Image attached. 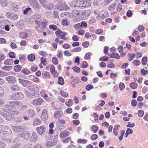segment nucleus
Returning <instances> with one entry per match:
<instances>
[{
    "instance_id": "obj_1",
    "label": "nucleus",
    "mask_w": 148,
    "mask_h": 148,
    "mask_svg": "<svg viewBox=\"0 0 148 148\" xmlns=\"http://www.w3.org/2000/svg\"><path fill=\"white\" fill-rule=\"evenodd\" d=\"M109 16L108 12L106 10H103L101 11L98 14L97 17V18L99 20L107 17Z\"/></svg>"
},
{
    "instance_id": "obj_2",
    "label": "nucleus",
    "mask_w": 148,
    "mask_h": 148,
    "mask_svg": "<svg viewBox=\"0 0 148 148\" xmlns=\"http://www.w3.org/2000/svg\"><path fill=\"white\" fill-rule=\"evenodd\" d=\"M55 34L57 36V35H58V37H59L60 38L65 39L64 38L65 37L67 33L65 32H62L60 29H58V30L55 32Z\"/></svg>"
},
{
    "instance_id": "obj_3",
    "label": "nucleus",
    "mask_w": 148,
    "mask_h": 148,
    "mask_svg": "<svg viewBox=\"0 0 148 148\" xmlns=\"http://www.w3.org/2000/svg\"><path fill=\"white\" fill-rule=\"evenodd\" d=\"M43 101V100L42 98H38L33 99L32 103L34 106H39L41 104Z\"/></svg>"
},
{
    "instance_id": "obj_4",
    "label": "nucleus",
    "mask_w": 148,
    "mask_h": 148,
    "mask_svg": "<svg viewBox=\"0 0 148 148\" xmlns=\"http://www.w3.org/2000/svg\"><path fill=\"white\" fill-rule=\"evenodd\" d=\"M36 130L38 133L40 135H41L45 132L46 130V128L44 125L38 127L36 128Z\"/></svg>"
},
{
    "instance_id": "obj_5",
    "label": "nucleus",
    "mask_w": 148,
    "mask_h": 148,
    "mask_svg": "<svg viewBox=\"0 0 148 148\" xmlns=\"http://www.w3.org/2000/svg\"><path fill=\"white\" fill-rule=\"evenodd\" d=\"M9 105H10L12 107H14L15 106H20L22 105L21 101H11L9 102Z\"/></svg>"
},
{
    "instance_id": "obj_6",
    "label": "nucleus",
    "mask_w": 148,
    "mask_h": 148,
    "mask_svg": "<svg viewBox=\"0 0 148 148\" xmlns=\"http://www.w3.org/2000/svg\"><path fill=\"white\" fill-rule=\"evenodd\" d=\"M19 82L24 87H26L30 84V81L27 80L19 78Z\"/></svg>"
},
{
    "instance_id": "obj_7",
    "label": "nucleus",
    "mask_w": 148,
    "mask_h": 148,
    "mask_svg": "<svg viewBox=\"0 0 148 148\" xmlns=\"http://www.w3.org/2000/svg\"><path fill=\"white\" fill-rule=\"evenodd\" d=\"M6 79L9 84H13L16 81L15 77L13 76H9L6 77Z\"/></svg>"
},
{
    "instance_id": "obj_8",
    "label": "nucleus",
    "mask_w": 148,
    "mask_h": 148,
    "mask_svg": "<svg viewBox=\"0 0 148 148\" xmlns=\"http://www.w3.org/2000/svg\"><path fill=\"white\" fill-rule=\"evenodd\" d=\"M69 7L66 3H62L59 4L58 9L60 10H68Z\"/></svg>"
},
{
    "instance_id": "obj_9",
    "label": "nucleus",
    "mask_w": 148,
    "mask_h": 148,
    "mask_svg": "<svg viewBox=\"0 0 148 148\" xmlns=\"http://www.w3.org/2000/svg\"><path fill=\"white\" fill-rule=\"evenodd\" d=\"M63 115L62 110H57L55 112L53 116L55 118L57 119L62 117Z\"/></svg>"
},
{
    "instance_id": "obj_10",
    "label": "nucleus",
    "mask_w": 148,
    "mask_h": 148,
    "mask_svg": "<svg viewBox=\"0 0 148 148\" xmlns=\"http://www.w3.org/2000/svg\"><path fill=\"white\" fill-rule=\"evenodd\" d=\"M20 136L23 138L27 140H28L30 137L29 134L27 132H25L21 133L20 134Z\"/></svg>"
},
{
    "instance_id": "obj_11",
    "label": "nucleus",
    "mask_w": 148,
    "mask_h": 148,
    "mask_svg": "<svg viewBox=\"0 0 148 148\" xmlns=\"http://www.w3.org/2000/svg\"><path fill=\"white\" fill-rule=\"evenodd\" d=\"M12 127L13 130L16 132H19L24 130V129L23 127L20 126L13 125L12 126Z\"/></svg>"
},
{
    "instance_id": "obj_12",
    "label": "nucleus",
    "mask_w": 148,
    "mask_h": 148,
    "mask_svg": "<svg viewBox=\"0 0 148 148\" xmlns=\"http://www.w3.org/2000/svg\"><path fill=\"white\" fill-rule=\"evenodd\" d=\"M30 4L32 5V7L35 10H39L41 7L40 5L38 2L37 1L34 2Z\"/></svg>"
},
{
    "instance_id": "obj_13",
    "label": "nucleus",
    "mask_w": 148,
    "mask_h": 148,
    "mask_svg": "<svg viewBox=\"0 0 148 148\" xmlns=\"http://www.w3.org/2000/svg\"><path fill=\"white\" fill-rule=\"evenodd\" d=\"M27 88L28 90L31 91H35L36 92H38V88L36 86L34 85L28 86Z\"/></svg>"
},
{
    "instance_id": "obj_14",
    "label": "nucleus",
    "mask_w": 148,
    "mask_h": 148,
    "mask_svg": "<svg viewBox=\"0 0 148 148\" xmlns=\"http://www.w3.org/2000/svg\"><path fill=\"white\" fill-rule=\"evenodd\" d=\"M69 132L68 131L65 130L62 131L60 133V136L61 138H64L69 135Z\"/></svg>"
},
{
    "instance_id": "obj_15",
    "label": "nucleus",
    "mask_w": 148,
    "mask_h": 148,
    "mask_svg": "<svg viewBox=\"0 0 148 148\" xmlns=\"http://www.w3.org/2000/svg\"><path fill=\"white\" fill-rule=\"evenodd\" d=\"M9 22L7 20H1L0 21V27L2 29H3L5 26L8 24Z\"/></svg>"
},
{
    "instance_id": "obj_16",
    "label": "nucleus",
    "mask_w": 148,
    "mask_h": 148,
    "mask_svg": "<svg viewBox=\"0 0 148 148\" xmlns=\"http://www.w3.org/2000/svg\"><path fill=\"white\" fill-rule=\"evenodd\" d=\"M91 3V1L90 0H84L83 8L90 6Z\"/></svg>"
},
{
    "instance_id": "obj_17",
    "label": "nucleus",
    "mask_w": 148,
    "mask_h": 148,
    "mask_svg": "<svg viewBox=\"0 0 148 148\" xmlns=\"http://www.w3.org/2000/svg\"><path fill=\"white\" fill-rule=\"evenodd\" d=\"M4 131L3 133L5 134L8 135H10L12 134V131L11 129L8 126L5 125V127H4Z\"/></svg>"
},
{
    "instance_id": "obj_18",
    "label": "nucleus",
    "mask_w": 148,
    "mask_h": 148,
    "mask_svg": "<svg viewBox=\"0 0 148 148\" xmlns=\"http://www.w3.org/2000/svg\"><path fill=\"white\" fill-rule=\"evenodd\" d=\"M90 13V11L89 10H83L82 12H81V14H82L85 18L88 17Z\"/></svg>"
},
{
    "instance_id": "obj_19",
    "label": "nucleus",
    "mask_w": 148,
    "mask_h": 148,
    "mask_svg": "<svg viewBox=\"0 0 148 148\" xmlns=\"http://www.w3.org/2000/svg\"><path fill=\"white\" fill-rule=\"evenodd\" d=\"M56 142H54L52 139L49 141H48L46 142V145L48 147H50L56 145Z\"/></svg>"
},
{
    "instance_id": "obj_20",
    "label": "nucleus",
    "mask_w": 148,
    "mask_h": 148,
    "mask_svg": "<svg viewBox=\"0 0 148 148\" xmlns=\"http://www.w3.org/2000/svg\"><path fill=\"white\" fill-rule=\"evenodd\" d=\"M12 109V107L9 104H6L5 105L3 108V111L6 112H8Z\"/></svg>"
},
{
    "instance_id": "obj_21",
    "label": "nucleus",
    "mask_w": 148,
    "mask_h": 148,
    "mask_svg": "<svg viewBox=\"0 0 148 148\" xmlns=\"http://www.w3.org/2000/svg\"><path fill=\"white\" fill-rule=\"evenodd\" d=\"M41 124V120L38 119H35L33 122V124L35 126H37Z\"/></svg>"
},
{
    "instance_id": "obj_22",
    "label": "nucleus",
    "mask_w": 148,
    "mask_h": 148,
    "mask_svg": "<svg viewBox=\"0 0 148 148\" xmlns=\"http://www.w3.org/2000/svg\"><path fill=\"white\" fill-rule=\"evenodd\" d=\"M19 88V87L16 85H12L10 86L11 90L13 92L18 91Z\"/></svg>"
},
{
    "instance_id": "obj_23",
    "label": "nucleus",
    "mask_w": 148,
    "mask_h": 148,
    "mask_svg": "<svg viewBox=\"0 0 148 148\" xmlns=\"http://www.w3.org/2000/svg\"><path fill=\"white\" fill-rule=\"evenodd\" d=\"M16 94L17 100H21L24 97V95L21 92H17Z\"/></svg>"
},
{
    "instance_id": "obj_24",
    "label": "nucleus",
    "mask_w": 148,
    "mask_h": 148,
    "mask_svg": "<svg viewBox=\"0 0 148 148\" xmlns=\"http://www.w3.org/2000/svg\"><path fill=\"white\" fill-rule=\"evenodd\" d=\"M38 136L35 132L32 133L31 138H30V140L34 142L36 141L38 138Z\"/></svg>"
},
{
    "instance_id": "obj_25",
    "label": "nucleus",
    "mask_w": 148,
    "mask_h": 148,
    "mask_svg": "<svg viewBox=\"0 0 148 148\" xmlns=\"http://www.w3.org/2000/svg\"><path fill=\"white\" fill-rule=\"evenodd\" d=\"M54 7V5L52 3H49L44 6L46 9L49 10L53 9Z\"/></svg>"
},
{
    "instance_id": "obj_26",
    "label": "nucleus",
    "mask_w": 148,
    "mask_h": 148,
    "mask_svg": "<svg viewBox=\"0 0 148 148\" xmlns=\"http://www.w3.org/2000/svg\"><path fill=\"white\" fill-rule=\"evenodd\" d=\"M110 57L113 58L119 59L120 58L119 54L117 53H112L110 55Z\"/></svg>"
},
{
    "instance_id": "obj_27",
    "label": "nucleus",
    "mask_w": 148,
    "mask_h": 148,
    "mask_svg": "<svg viewBox=\"0 0 148 148\" xmlns=\"http://www.w3.org/2000/svg\"><path fill=\"white\" fill-rule=\"evenodd\" d=\"M77 7H81L82 9L83 8V6L84 0H79L77 1Z\"/></svg>"
},
{
    "instance_id": "obj_28",
    "label": "nucleus",
    "mask_w": 148,
    "mask_h": 148,
    "mask_svg": "<svg viewBox=\"0 0 148 148\" xmlns=\"http://www.w3.org/2000/svg\"><path fill=\"white\" fill-rule=\"evenodd\" d=\"M1 5L3 7L7 6L8 4V0H0Z\"/></svg>"
},
{
    "instance_id": "obj_29",
    "label": "nucleus",
    "mask_w": 148,
    "mask_h": 148,
    "mask_svg": "<svg viewBox=\"0 0 148 148\" xmlns=\"http://www.w3.org/2000/svg\"><path fill=\"white\" fill-rule=\"evenodd\" d=\"M101 0H94L93 4L94 5H99L102 3Z\"/></svg>"
},
{
    "instance_id": "obj_30",
    "label": "nucleus",
    "mask_w": 148,
    "mask_h": 148,
    "mask_svg": "<svg viewBox=\"0 0 148 148\" xmlns=\"http://www.w3.org/2000/svg\"><path fill=\"white\" fill-rule=\"evenodd\" d=\"M12 114L9 113H6L5 114V115L4 118L6 120L10 121L12 119Z\"/></svg>"
},
{
    "instance_id": "obj_31",
    "label": "nucleus",
    "mask_w": 148,
    "mask_h": 148,
    "mask_svg": "<svg viewBox=\"0 0 148 148\" xmlns=\"http://www.w3.org/2000/svg\"><path fill=\"white\" fill-rule=\"evenodd\" d=\"M120 126V125H115L114 127L113 128V133L114 135L115 136L118 135L117 130L118 127Z\"/></svg>"
},
{
    "instance_id": "obj_32",
    "label": "nucleus",
    "mask_w": 148,
    "mask_h": 148,
    "mask_svg": "<svg viewBox=\"0 0 148 148\" xmlns=\"http://www.w3.org/2000/svg\"><path fill=\"white\" fill-rule=\"evenodd\" d=\"M21 72L25 75H28L29 74L30 71L26 68H25L21 71Z\"/></svg>"
},
{
    "instance_id": "obj_33",
    "label": "nucleus",
    "mask_w": 148,
    "mask_h": 148,
    "mask_svg": "<svg viewBox=\"0 0 148 148\" xmlns=\"http://www.w3.org/2000/svg\"><path fill=\"white\" fill-rule=\"evenodd\" d=\"M98 129V127L95 125H93L91 127V130L94 133H96Z\"/></svg>"
},
{
    "instance_id": "obj_34",
    "label": "nucleus",
    "mask_w": 148,
    "mask_h": 148,
    "mask_svg": "<svg viewBox=\"0 0 148 148\" xmlns=\"http://www.w3.org/2000/svg\"><path fill=\"white\" fill-rule=\"evenodd\" d=\"M9 98L11 100H17L16 92L10 95Z\"/></svg>"
},
{
    "instance_id": "obj_35",
    "label": "nucleus",
    "mask_w": 148,
    "mask_h": 148,
    "mask_svg": "<svg viewBox=\"0 0 148 148\" xmlns=\"http://www.w3.org/2000/svg\"><path fill=\"white\" fill-rule=\"evenodd\" d=\"M20 34L21 35L20 37L22 38L23 39H25L27 37V34L23 32H20Z\"/></svg>"
},
{
    "instance_id": "obj_36",
    "label": "nucleus",
    "mask_w": 148,
    "mask_h": 148,
    "mask_svg": "<svg viewBox=\"0 0 148 148\" xmlns=\"http://www.w3.org/2000/svg\"><path fill=\"white\" fill-rule=\"evenodd\" d=\"M35 56L34 55L31 54L29 55L28 57V60L31 61L32 62L34 61L35 60Z\"/></svg>"
},
{
    "instance_id": "obj_37",
    "label": "nucleus",
    "mask_w": 148,
    "mask_h": 148,
    "mask_svg": "<svg viewBox=\"0 0 148 148\" xmlns=\"http://www.w3.org/2000/svg\"><path fill=\"white\" fill-rule=\"evenodd\" d=\"M130 87L132 89H134L137 87V84L135 82H132L130 84Z\"/></svg>"
},
{
    "instance_id": "obj_38",
    "label": "nucleus",
    "mask_w": 148,
    "mask_h": 148,
    "mask_svg": "<svg viewBox=\"0 0 148 148\" xmlns=\"http://www.w3.org/2000/svg\"><path fill=\"white\" fill-rule=\"evenodd\" d=\"M80 13H81V12H78L77 10H75L73 11L72 13L73 16L79 17Z\"/></svg>"
},
{
    "instance_id": "obj_39",
    "label": "nucleus",
    "mask_w": 148,
    "mask_h": 148,
    "mask_svg": "<svg viewBox=\"0 0 148 148\" xmlns=\"http://www.w3.org/2000/svg\"><path fill=\"white\" fill-rule=\"evenodd\" d=\"M58 83L59 84L63 85L64 84V79L62 77H58Z\"/></svg>"
},
{
    "instance_id": "obj_40",
    "label": "nucleus",
    "mask_w": 148,
    "mask_h": 148,
    "mask_svg": "<svg viewBox=\"0 0 148 148\" xmlns=\"http://www.w3.org/2000/svg\"><path fill=\"white\" fill-rule=\"evenodd\" d=\"M18 16L14 13H11L10 18L12 20H16L18 18Z\"/></svg>"
},
{
    "instance_id": "obj_41",
    "label": "nucleus",
    "mask_w": 148,
    "mask_h": 148,
    "mask_svg": "<svg viewBox=\"0 0 148 148\" xmlns=\"http://www.w3.org/2000/svg\"><path fill=\"white\" fill-rule=\"evenodd\" d=\"M14 69L16 72H19L21 69V67L19 65H16L14 66Z\"/></svg>"
},
{
    "instance_id": "obj_42",
    "label": "nucleus",
    "mask_w": 148,
    "mask_h": 148,
    "mask_svg": "<svg viewBox=\"0 0 148 148\" xmlns=\"http://www.w3.org/2000/svg\"><path fill=\"white\" fill-rule=\"evenodd\" d=\"M54 134H55V135L53 136V140H52L54 142H56V143L57 144L58 142V138L59 134L58 133H56L55 134L54 133Z\"/></svg>"
},
{
    "instance_id": "obj_43",
    "label": "nucleus",
    "mask_w": 148,
    "mask_h": 148,
    "mask_svg": "<svg viewBox=\"0 0 148 148\" xmlns=\"http://www.w3.org/2000/svg\"><path fill=\"white\" fill-rule=\"evenodd\" d=\"M73 102V100L71 99H69V101L68 102H66L65 103V104L66 106L68 107H70L71 106Z\"/></svg>"
},
{
    "instance_id": "obj_44",
    "label": "nucleus",
    "mask_w": 148,
    "mask_h": 148,
    "mask_svg": "<svg viewBox=\"0 0 148 148\" xmlns=\"http://www.w3.org/2000/svg\"><path fill=\"white\" fill-rule=\"evenodd\" d=\"M147 61V57H144L142 59V63L143 65H145L146 64Z\"/></svg>"
},
{
    "instance_id": "obj_45",
    "label": "nucleus",
    "mask_w": 148,
    "mask_h": 148,
    "mask_svg": "<svg viewBox=\"0 0 148 148\" xmlns=\"http://www.w3.org/2000/svg\"><path fill=\"white\" fill-rule=\"evenodd\" d=\"M87 142V140L84 139H79L77 140V142L78 143H85Z\"/></svg>"
},
{
    "instance_id": "obj_46",
    "label": "nucleus",
    "mask_w": 148,
    "mask_h": 148,
    "mask_svg": "<svg viewBox=\"0 0 148 148\" xmlns=\"http://www.w3.org/2000/svg\"><path fill=\"white\" fill-rule=\"evenodd\" d=\"M60 94L62 96L64 97H66L68 95V93L62 90L60 91Z\"/></svg>"
},
{
    "instance_id": "obj_47",
    "label": "nucleus",
    "mask_w": 148,
    "mask_h": 148,
    "mask_svg": "<svg viewBox=\"0 0 148 148\" xmlns=\"http://www.w3.org/2000/svg\"><path fill=\"white\" fill-rule=\"evenodd\" d=\"M62 24L65 26H67L69 24V22H68L66 19L62 20Z\"/></svg>"
},
{
    "instance_id": "obj_48",
    "label": "nucleus",
    "mask_w": 148,
    "mask_h": 148,
    "mask_svg": "<svg viewBox=\"0 0 148 148\" xmlns=\"http://www.w3.org/2000/svg\"><path fill=\"white\" fill-rule=\"evenodd\" d=\"M48 118V116L47 114H42L41 116V118L42 119L43 121H45L46 119H47Z\"/></svg>"
},
{
    "instance_id": "obj_49",
    "label": "nucleus",
    "mask_w": 148,
    "mask_h": 148,
    "mask_svg": "<svg viewBox=\"0 0 148 148\" xmlns=\"http://www.w3.org/2000/svg\"><path fill=\"white\" fill-rule=\"evenodd\" d=\"M12 62V60L11 59H7L5 61L4 64L6 65H10Z\"/></svg>"
},
{
    "instance_id": "obj_50",
    "label": "nucleus",
    "mask_w": 148,
    "mask_h": 148,
    "mask_svg": "<svg viewBox=\"0 0 148 148\" xmlns=\"http://www.w3.org/2000/svg\"><path fill=\"white\" fill-rule=\"evenodd\" d=\"M69 141H71V143H72L73 142V141L71 140V138L70 137H68L63 140V142L65 143H66L69 142Z\"/></svg>"
},
{
    "instance_id": "obj_51",
    "label": "nucleus",
    "mask_w": 148,
    "mask_h": 148,
    "mask_svg": "<svg viewBox=\"0 0 148 148\" xmlns=\"http://www.w3.org/2000/svg\"><path fill=\"white\" fill-rule=\"evenodd\" d=\"M108 59L109 58L108 57L104 56L101 57L99 58V60L100 61H107L108 60Z\"/></svg>"
},
{
    "instance_id": "obj_52",
    "label": "nucleus",
    "mask_w": 148,
    "mask_h": 148,
    "mask_svg": "<svg viewBox=\"0 0 148 148\" xmlns=\"http://www.w3.org/2000/svg\"><path fill=\"white\" fill-rule=\"evenodd\" d=\"M49 29H52L54 30H56L58 29L57 26L55 25H50L49 26Z\"/></svg>"
},
{
    "instance_id": "obj_53",
    "label": "nucleus",
    "mask_w": 148,
    "mask_h": 148,
    "mask_svg": "<svg viewBox=\"0 0 148 148\" xmlns=\"http://www.w3.org/2000/svg\"><path fill=\"white\" fill-rule=\"evenodd\" d=\"M50 75V74L48 72H46L45 73L42 74V75H43V78L46 79H48Z\"/></svg>"
},
{
    "instance_id": "obj_54",
    "label": "nucleus",
    "mask_w": 148,
    "mask_h": 148,
    "mask_svg": "<svg viewBox=\"0 0 148 148\" xmlns=\"http://www.w3.org/2000/svg\"><path fill=\"white\" fill-rule=\"evenodd\" d=\"M121 135L119 137V139L120 140H121L123 138V136L125 134V131L123 130H121Z\"/></svg>"
},
{
    "instance_id": "obj_55",
    "label": "nucleus",
    "mask_w": 148,
    "mask_h": 148,
    "mask_svg": "<svg viewBox=\"0 0 148 148\" xmlns=\"http://www.w3.org/2000/svg\"><path fill=\"white\" fill-rule=\"evenodd\" d=\"M11 8L12 10L16 11L18 9V5L16 4H14L11 7Z\"/></svg>"
},
{
    "instance_id": "obj_56",
    "label": "nucleus",
    "mask_w": 148,
    "mask_h": 148,
    "mask_svg": "<svg viewBox=\"0 0 148 148\" xmlns=\"http://www.w3.org/2000/svg\"><path fill=\"white\" fill-rule=\"evenodd\" d=\"M21 146L20 143H18L13 145L10 148H18Z\"/></svg>"
},
{
    "instance_id": "obj_57",
    "label": "nucleus",
    "mask_w": 148,
    "mask_h": 148,
    "mask_svg": "<svg viewBox=\"0 0 148 148\" xmlns=\"http://www.w3.org/2000/svg\"><path fill=\"white\" fill-rule=\"evenodd\" d=\"M119 87L120 90L121 91L124 88L125 86L123 83L121 82L119 84Z\"/></svg>"
},
{
    "instance_id": "obj_58",
    "label": "nucleus",
    "mask_w": 148,
    "mask_h": 148,
    "mask_svg": "<svg viewBox=\"0 0 148 148\" xmlns=\"http://www.w3.org/2000/svg\"><path fill=\"white\" fill-rule=\"evenodd\" d=\"M8 75V74L2 71H0V76L1 77H5Z\"/></svg>"
},
{
    "instance_id": "obj_59",
    "label": "nucleus",
    "mask_w": 148,
    "mask_h": 148,
    "mask_svg": "<svg viewBox=\"0 0 148 148\" xmlns=\"http://www.w3.org/2000/svg\"><path fill=\"white\" fill-rule=\"evenodd\" d=\"M132 63L135 66H138L140 64V62L138 60H134Z\"/></svg>"
},
{
    "instance_id": "obj_60",
    "label": "nucleus",
    "mask_w": 148,
    "mask_h": 148,
    "mask_svg": "<svg viewBox=\"0 0 148 148\" xmlns=\"http://www.w3.org/2000/svg\"><path fill=\"white\" fill-rule=\"evenodd\" d=\"M115 8V5L113 4L110 5L108 7V9L110 11L113 10Z\"/></svg>"
},
{
    "instance_id": "obj_61",
    "label": "nucleus",
    "mask_w": 148,
    "mask_h": 148,
    "mask_svg": "<svg viewBox=\"0 0 148 148\" xmlns=\"http://www.w3.org/2000/svg\"><path fill=\"white\" fill-rule=\"evenodd\" d=\"M70 6L71 7L73 8L77 7V1H72Z\"/></svg>"
},
{
    "instance_id": "obj_62",
    "label": "nucleus",
    "mask_w": 148,
    "mask_h": 148,
    "mask_svg": "<svg viewBox=\"0 0 148 148\" xmlns=\"http://www.w3.org/2000/svg\"><path fill=\"white\" fill-rule=\"evenodd\" d=\"M29 112L30 114V115L32 116H34V115L35 114V112L34 111V110L32 109H30L29 110Z\"/></svg>"
},
{
    "instance_id": "obj_63",
    "label": "nucleus",
    "mask_w": 148,
    "mask_h": 148,
    "mask_svg": "<svg viewBox=\"0 0 148 148\" xmlns=\"http://www.w3.org/2000/svg\"><path fill=\"white\" fill-rule=\"evenodd\" d=\"M93 86L92 85L88 84L86 86L85 88L87 90L89 91L91 89H93Z\"/></svg>"
},
{
    "instance_id": "obj_64",
    "label": "nucleus",
    "mask_w": 148,
    "mask_h": 148,
    "mask_svg": "<svg viewBox=\"0 0 148 148\" xmlns=\"http://www.w3.org/2000/svg\"><path fill=\"white\" fill-rule=\"evenodd\" d=\"M52 61L53 64L55 65H57L58 63V61L57 59L55 57H53L52 59Z\"/></svg>"
}]
</instances>
